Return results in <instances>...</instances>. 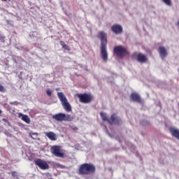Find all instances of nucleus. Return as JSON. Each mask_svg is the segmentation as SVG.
<instances>
[{
	"instance_id": "1",
	"label": "nucleus",
	"mask_w": 179,
	"mask_h": 179,
	"mask_svg": "<svg viewBox=\"0 0 179 179\" xmlns=\"http://www.w3.org/2000/svg\"><path fill=\"white\" fill-rule=\"evenodd\" d=\"M97 38L101 41V56L103 62L108 61V53L107 52V33L104 31L98 32Z\"/></svg>"
},
{
	"instance_id": "2",
	"label": "nucleus",
	"mask_w": 179,
	"mask_h": 179,
	"mask_svg": "<svg viewBox=\"0 0 179 179\" xmlns=\"http://www.w3.org/2000/svg\"><path fill=\"white\" fill-rule=\"evenodd\" d=\"M100 115L103 121L105 122L106 121L109 122V124H115L120 125L122 123L121 119L117 117L115 113L112 114L110 117V120L108 119V117H107V115L103 112L100 113Z\"/></svg>"
},
{
	"instance_id": "3",
	"label": "nucleus",
	"mask_w": 179,
	"mask_h": 179,
	"mask_svg": "<svg viewBox=\"0 0 179 179\" xmlns=\"http://www.w3.org/2000/svg\"><path fill=\"white\" fill-rule=\"evenodd\" d=\"M52 120L55 121H57L58 122H62V121H68L71 122L73 120V117L69 114H64L62 113H59L57 114H55L52 116Z\"/></svg>"
},
{
	"instance_id": "4",
	"label": "nucleus",
	"mask_w": 179,
	"mask_h": 179,
	"mask_svg": "<svg viewBox=\"0 0 179 179\" xmlns=\"http://www.w3.org/2000/svg\"><path fill=\"white\" fill-rule=\"evenodd\" d=\"M57 97L59 99L64 110H66L67 113L72 111V106H71V104L68 102V99L64 92H57Z\"/></svg>"
},
{
	"instance_id": "5",
	"label": "nucleus",
	"mask_w": 179,
	"mask_h": 179,
	"mask_svg": "<svg viewBox=\"0 0 179 179\" xmlns=\"http://www.w3.org/2000/svg\"><path fill=\"white\" fill-rule=\"evenodd\" d=\"M114 53L120 59L129 55L127 48L122 47V45L115 46L114 48Z\"/></svg>"
},
{
	"instance_id": "6",
	"label": "nucleus",
	"mask_w": 179,
	"mask_h": 179,
	"mask_svg": "<svg viewBox=\"0 0 179 179\" xmlns=\"http://www.w3.org/2000/svg\"><path fill=\"white\" fill-rule=\"evenodd\" d=\"M78 174L80 176H87V174H90V164H81L78 169Z\"/></svg>"
},
{
	"instance_id": "7",
	"label": "nucleus",
	"mask_w": 179,
	"mask_h": 179,
	"mask_svg": "<svg viewBox=\"0 0 179 179\" xmlns=\"http://www.w3.org/2000/svg\"><path fill=\"white\" fill-rule=\"evenodd\" d=\"M52 155L56 156V157L64 158V152H62V151H61V147H59L58 145H54L52 148Z\"/></svg>"
},
{
	"instance_id": "8",
	"label": "nucleus",
	"mask_w": 179,
	"mask_h": 179,
	"mask_svg": "<svg viewBox=\"0 0 179 179\" xmlns=\"http://www.w3.org/2000/svg\"><path fill=\"white\" fill-rule=\"evenodd\" d=\"M77 97L79 98L80 103H84L85 104L90 103V94H77Z\"/></svg>"
},
{
	"instance_id": "9",
	"label": "nucleus",
	"mask_w": 179,
	"mask_h": 179,
	"mask_svg": "<svg viewBox=\"0 0 179 179\" xmlns=\"http://www.w3.org/2000/svg\"><path fill=\"white\" fill-rule=\"evenodd\" d=\"M35 164L39 167V169H41V170H48V169H50V166L47 162H45V161L37 159L35 161Z\"/></svg>"
},
{
	"instance_id": "10",
	"label": "nucleus",
	"mask_w": 179,
	"mask_h": 179,
	"mask_svg": "<svg viewBox=\"0 0 179 179\" xmlns=\"http://www.w3.org/2000/svg\"><path fill=\"white\" fill-rule=\"evenodd\" d=\"M111 31L113 34L118 35L122 33L123 29L121 25L115 24L111 27Z\"/></svg>"
},
{
	"instance_id": "11",
	"label": "nucleus",
	"mask_w": 179,
	"mask_h": 179,
	"mask_svg": "<svg viewBox=\"0 0 179 179\" xmlns=\"http://www.w3.org/2000/svg\"><path fill=\"white\" fill-rule=\"evenodd\" d=\"M131 100L141 103L142 102L140 95L136 92H132L130 96Z\"/></svg>"
},
{
	"instance_id": "12",
	"label": "nucleus",
	"mask_w": 179,
	"mask_h": 179,
	"mask_svg": "<svg viewBox=\"0 0 179 179\" xmlns=\"http://www.w3.org/2000/svg\"><path fill=\"white\" fill-rule=\"evenodd\" d=\"M169 131L173 137L179 140V129L171 127L169 128Z\"/></svg>"
},
{
	"instance_id": "13",
	"label": "nucleus",
	"mask_w": 179,
	"mask_h": 179,
	"mask_svg": "<svg viewBox=\"0 0 179 179\" xmlns=\"http://www.w3.org/2000/svg\"><path fill=\"white\" fill-rule=\"evenodd\" d=\"M136 60L137 62H138L139 63H145L148 60L147 57L141 53H138L137 55V57H136Z\"/></svg>"
},
{
	"instance_id": "14",
	"label": "nucleus",
	"mask_w": 179,
	"mask_h": 179,
	"mask_svg": "<svg viewBox=\"0 0 179 179\" xmlns=\"http://www.w3.org/2000/svg\"><path fill=\"white\" fill-rule=\"evenodd\" d=\"M158 52L161 56L162 59H164L167 56V51L163 46H159L158 48Z\"/></svg>"
},
{
	"instance_id": "15",
	"label": "nucleus",
	"mask_w": 179,
	"mask_h": 179,
	"mask_svg": "<svg viewBox=\"0 0 179 179\" xmlns=\"http://www.w3.org/2000/svg\"><path fill=\"white\" fill-rule=\"evenodd\" d=\"M45 135L50 140V141H57V134L52 131H49L45 133Z\"/></svg>"
},
{
	"instance_id": "16",
	"label": "nucleus",
	"mask_w": 179,
	"mask_h": 179,
	"mask_svg": "<svg viewBox=\"0 0 179 179\" xmlns=\"http://www.w3.org/2000/svg\"><path fill=\"white\" fill-rule=\"evenodd\" d=\"M22 120L27 124H30V117L27 115H22Z\"/></svg>"
},
{
	"instance_id": "17",
	"label": "nucleus",
	"mask_w": 179,
	"mask_h": 179,
	"mask_svg": "<svg viewBox=\"0 0 179 179\" xmlns=\"http://www.w3.org/2000/svg\"><path fill=\"white\" fill-rule=\"evenodd\" d=\"M55 167H57V169H66V167L65 166H64L63 164H61L59 163H56L55 164Z\"/></svg>"
},
{
	"instance_id": "18",
	"label": "nucleus",
	"mask_w": 179,
	"mask_h": 179,
	"mask_svg": "<svg viewBox=\"0 0 179 179\" xmlns=\"http://www.w3.org/2000/svg\"><path fill=\"white\" fill-rule=\"evenodd\" d=\"M162 1L168 6H172L171 0H162Z\"/></svg>"
},
{
	"instance_id": "19",
	"label": "nucleus",
	"mask_w": 179,
	"mask_h": 179,
	"mask_svg": "<svg viewBox=\"0 0 179 179\" xmlns=\"http://www.w3.org/2000/svg\"><path fill=\"white\" fill-rule=\"evenodd\" d=\"M38 135V134L37 133H31L30 134V136H31V138H32V139H37Z\"/></svg>"
},
{
	"instance_id": "20",
	"label": "nucleus",
	"mask_w": 179,
	"mask_h": 179,
	"mask_svg": "<svg viewBox=\"0 0 179 179\" xmlns=\"http://www.w3.org/2000/svg\"><path fill=\"white\" fill-rule=\"evenodd\" d=\"M0 92L1 93H5V92H6V88H5V87H3L2 85L0 84Z\"/></svg>"
},
{
	"instance_id": "21",
	"label": "nucleus",
	"mask_w": 179,
	"mask_h": 179,
	"mask_svg": "<svg viewBox=\"0 0 179 179\" xmlns=\"http://www.w3.org/2000/svg\"><path fill=\"white\" fill-rule=\"evenodd\" d=\"M96 171V168L93 165H90V173H94Z\"/></svg>"
},
{
	"instance_id": "22",
	"label": "nucleus",
	"mask_w": 179,
	"mask_h": 179,
	"mask_svg": "<svg viewBox=\"0 0 179 179\" xmlns=\"http://www.w3.org/2000/svg\"><path fill=\"white\" fill-rule=\"evenodd\" d=\"M46 94L48 96H51V94H52V91H51V90L48 89L46 90Z\"/></svg>"
},
{
	"instance_id": "23",
	"label": "nucleus",
	"mask_w": 179,
	"mask_h": 179,
	"mask_svg": "<svg viewBox=\"0 0 179 179\" xmlns=\"http://www.w3.org/2000/svg\"><path fill=\"white\" fill-rule=\"evenodd\" d=\"M63 48H64V50H69V46H68V45H64L63 46Z\"/></svg>"
},
{
	"instance_id": "24",
	"label": "nucleus",
	"mask_w": 179,
	"mask_h": 179,
	"mask_svg": "<svg viewBox=\"0 0 179 179\" xmlns=\"http://www.w3.org/2000/svg\"><path fill=\"white\" fill-rule=\"evenodd\" d=\"M36 32H32L29 34L30 37H34L36 36Z\"/></svg>"
},
{
	"instance_id": "25",
	"label": "nucleus",
	"mask_w": 179,
	"mask_h": 179,
	"mask_svg": "<svg viewBox=\"0 0 179 179\" xmlns=\"http://www.w3.org/2000/svg\"><path fill=\"white\" fill-rule=\"evenodd\" d=\"M60 45H62V47L63 48L64 46L66 45V44H65V42H64V41H60Z\"/></svg>"
},
{
	"instance_id": "26",
	"label": "nucleus",
	"mask_w": 179,
	"mask_h": 179,
	"mask_svg": "<svg viewBox=\"0 0 179 179\" xmlns=\"http://www.w3.org/2000/svg\"><path fill=\"white\" fill-rule=\"evenodd\" d=\"M12 176H16V172H13V173H12Z\"/></svg>"
},
{
	"instance_id": "27",
	"label": "nucleus",
	"mask_w": 179,
	"mask_h": 179,
	"mask_svg": "<svg viewBox=\"0 0 179 179\" xmlns=\"http://www.w3.org/2000/svg\"><path fill=\"white\" fill-rule=\"evenodd\" d=\"M92 99H93V97H92V96H90V101H92Z\"/></svg>"
},
{
	"instance_id": "28",
	"label": "nucleus",
	"mask_w": 179,
	"mask_h": 179,
	"mask_svg": "<svg viewBox=\"0 0 179 179\" xmlns=\"http://www.w3.org/2000/svg\"><path fill=\"white\" fill-rule=\"evenodd\" d=\"M56 90L58 92V90H59V88H57Z\"/></svg>"
},
{
	"instance_id": "29",
	"label": "nucleus",
	"mask_w": 179,
	"mask_h": 179,
	"mask_svg": "<svg viewBox=\"0 0 179 179\" xmlns=\"http://www.w3.org/2000/svg\"><path fill=\"white\" fill-rule=\"evenodd\" d=\"M13 104H17V102H14Z\"/></svg>"
},
{
	"instance_id": "30",
	"label": "nucleus",
	"mask_w": 179,
	"mask_h": 179,
	"mask_svg": "<svg viewBox=\"0 0 179 179\" xmlns=\"http://www.w3.org/2000/svg\"><path fill=\"white\" fill-rule=\"evenodd\" d=\"M0 114H2V110H0Z\"/></svg>"
},
{
	"instance_id": "31",
	"label": "nucleus",
	"mask_w": 179,
	"mask_h": 179,
	"mask_svg": "<svg viewBox=\"0 0 179 179\" xmlns=\"http://www.w3.org/2000/svg\"><path fill=\"white\" fill-rule=\"evenodd\" d=\"M178 25L179 26V20H178Z\"/></svg>"
},
{
	"instance_id": "32",
	"label": "nucleus",
	"mask_w": 179,
	"mask_h": 179,
	"mask_svg": "<svg viewBox=\"0 0 179 179\" xmlns=\"http://www.w3.org/2000/svg\"><path fill=\"white\" fill-rule=\"evenodd\" d=\"M2 1H8V0H2Z\"/></svg>"
},
{
	"instance_id": "33",
	"label": "nucleus",
	"mask_w": 179,
	"mask_h": 179,
	"mask_svg": "<svg viewBox=\"0 0 179 179\" xmlns=\"http://www.w3.org/2000/svg\"><path fill=\"white\" fill-rule=\"evenodd\" d=\"M178 71H179V69H178Z\"/></svg>"
}]
</instances>
